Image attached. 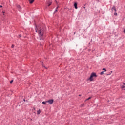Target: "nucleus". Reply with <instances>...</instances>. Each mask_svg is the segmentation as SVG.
<instances>
[{
	"label": "nucleus",
	"mask_w": 125,
	"mask_h": 125,
	"mask_svg": "<svg viewBox=\"0 0 125 125\" xmlns=\"http://www.w3.org/2000/svg\"><path fill=\"white\" fill-rule=\"evenodd\" d=\"M35 31L37 33H38L40 37H42L44 34V29L42 28V27H36Z\"/></svg>",
	"instance_id": "f257e3e1"
},
{
	"label": "nucleus",
	"mask_w": 125,
	"mask_h": 125,
	"mask_svg": "<svg viewBox=\"0 0 125 125\" xmlns=\"http://www.w3.org/2000/svg\"><path fill=\"white\" fill-rule=\"evenodd\" d=\"M93 77L95 78H96L97 77V75H96V73L93 72L91 73L90 78H89V80H90V82H92L93 81Z\"/></svg>",
	"instance_id": "f03ea898"
},
{
	"label": "nucleus",
	"mask_w": 125,
	"mask_h": 125,
	"mask_svg": "<svg viewBox=\"0 0 125 125\" xmlns=\"http://www.w3.org/2000/svg\"><path fill=\"white\" fill-rule=\"evenodd\" d=\"M46 102H47L49 104H52L53 103V100H50L47 101H46Z\"/></svg>",
	"instance_id": "7ed1b4c3"
},
{
	"label": "nucleus",
	"mask_w": 125,
	"mask_h": 125,
	"mask_svg": "<svg viewBox=\"0 0 125 125\" xmlns=\"http://www.w3.org/2000/svg\"><path fill=\"white\" fill-rule=\"evenodd\" d=\"M74 7L75 9H78V4L77 3H74Z\"/></svg>",
	"instance_id": "20e7f679"
},
{
	"label": "nucleus",
	"mask_w": 125,
	"mask_h": 125,
	"mask_svg": "<svg viewBox=\"0 0 125 125\" xmlns=\"http://www.w3.org/2000/svg\"><path fill=\"white\" fill-rule=\"evenodd\" d=\"M112 11H117V10H116V7L115 6H113L112 8Z\"/></svg>",
	"instance_id": "39448f33"
},
{
	"label": "nucleus",
	"mask_w": 125,
	"mask_h": 125,
	"mask_svg": "<svg viewBox=\"0 0 125 125\" xmlns=\"http://www.w3.org/2000/svg\"><path fill=\"white\" fill-rule=\"evenodd\" d=\"M29 3L32 4L34 1H35V0H29Z\"/></svg>",
	"instance_id": "423d86ee"
},
{
	"label": "nucleus",
	"mask_w": 125,
	"mask_h": 125,
	"mask_svg": "<svg viewBox=\"0 0 125 125\" xmlns=\"http://www.w3.org/2000/svg\"><path fill=\"white\" fill-rule=\"evenodd\" d=\"M52 3V2L51 1H49L48 3V6H50V5H51V4Z\"/></svg>",
	"instance_id": "0eeeda50"
},
{
	"label": "nucleus",
	"mask_w": 125,
	"mask_h": 125,
	"mask_svg": "<svg viewBox=\"0 0 125 125\" xmlns=\"http://www.w3.org/2000/svg\"><path fill=\"white\" fill-rule=\"evenodd\" d=\"M41 114V110L39 109V110L37 111V115H40Z\"/></svg>",
	"instance_id": "6e6552de"
},
{
	"label": "nucleus",
	"mask_w": 125,
	"mask_h": 125,
	"mask_svg": "<svg viewBox=\"0 0 125 125\" xmlns=\"http://www.w3.org/2000/svg\"><path fill=\"white\" fill-rule=\"evenodd\" d=\"M121 88L123 89V90H125V86L124 85L121 86Z\"/></svg>",
	"instance_id": "1a4fd4ad"
},
{
	"label": "nucleus",
	"mask_w": 125,
	"mask_h": 125,
	"mask_svg": "<svg viewBox=\"0 0 125 125\" xmlns=\"http://www.w3.org/2000/svg\"><path fill=\"white\" fill-rule=\"evenodd\" d=\"M17 8H18L19 10H20L21 9V8L20 7V6L19 5H18L17 6Z\"/></svg>",
	"instance_id": "9d476101"
},
{
	"label": "nucleus",
	"mask_w": 125,
	"mask_h": 125,
	"mask_svg": "<svg viewBox=\"0 0 125 125\" xmlns=\"http://www.w3.org/2000/svg\"><path fill=\"white\" fill-rule=\"evenodd\" d=\"M89 99H91V97H90L88 99H86L85 101H87L88 100H89Z\"/></svg>",
	"instance_id": "9b49d317"
},
{
	"label": "nucleus",
	"mask_w": 125,
	"mask_h": 125,
	"mask_svg": "<svg viewBox=\"0 0 125 125\" xmlns=\"http://www.w3.org/2000/svg\"><path fill=\"white\" fill-rule=\"evenodd\" d=\"M46 103H47V102H46H46H42V104H44V105H45V104H46Z\"/></svg>",
	"instance_id": "f8f14e48"
},
{
	"label": "nucleus",
	"mask_w": 125,
	"mask_h": 125,
	"mask_svg": "<svg viewBox=\"0 0 125 125\" xmlns=\"http://www.w3.org/2000/svg\"><path fill=\"white\" fill-rule=\"evenodd\" d=\"M104 74V71H102L100 73V75H103Z\"/></svg>",
	"instance_id": "ddd939ff"
},
{
	"label": "nucleus",
	"mask_w": 125,
	"mask_h": 125,
	"mask_svg": "<svg viewBox=\"0 0 125 125\" xmlns=\"http://www.w3.org/2000/svg\"><path fill=\"white\" fill-rule=\"evenodd\" d=\"M103 71H105V72H106L107 70H106V68H103Z\"/></svg>",
	"instance_id": "4468645a"
},
{
	"label": "nucleus",
	"mask_w": 125,
	"mask_h": 125,
	"mask_svg": "<svg viewBox=\"0 0 125 125\" xmlns=\"http://www.w3.org/2000/svg\"><path fill=\"white\" fill-rule=\"evenodd\" d=\"M58 7H57L56 8V10H55V12H57V9H58Z\"/></svg>",
	"instance_id": "2eb2a0df"
},
{
	"label": "nucleus",
	"mask_w": 125,
	"mask_h": 125,
	"mask_svg": "<svg viewBox=\"0 0 125 125\" xmlns=\"http://www.w3.org/2000/svg\"><path fill=\"white\" fill-rule=\"evenodd\" d=\"M114 15H115V16L118 15V13H114Z\"/></svg>",
	"instance_id": "dca6fc26"
},
{
	"label": "nucleus",
	"mask_w": 125,
	"mask_h": 125,
	"mask_svg": "<svg viewBox=\"0 0 125 125\" xmlns=\"http://www.w3.org/2000/svg\"><path fill=\"white\" fill-rule=\"evenodd\" d=\"M13 83V80L10 81V83Z\"/></svg>",
	"instance_id": "f3484780"
},
{
	"label": "nucleus",
	"mask_w": 125,
	"mask_h": 125,
	"mask_svg": "<svg viewBox=\"0 0 125 125\" xmlns=\"http://www.w3.org/2000/svg\"><path fill=\"white\" fill-rule=\"evenodd\" d=\"M14 47V45H12V48H13Z\"/></svg>",
	"instance_id": "a211bd4d"
},
{
	"label": "nucleus",
	"mask_w": 125,
	"mask_h": 125,
	"mask_svg": "<svg viewBox=\"0 0 125 125\" xmlns=\"http://www.w3.org/2000/svg\"><path fill=\"white\" fill-rule=\"evenodd\" d=\"M2 12H3V15H4L5 12L4 11H3Z\"/></svg>",
	"instance_id": "6ab92c4d"
},
{
	"label": "nucleus",
	"mask_w": 125,
	"mask_h": 125,
	"mask_svg": "<svg viewBox=\"0 0 125 125\" xmlns=\"http://www.w3.org/2000/svg\"><path fill=\"white\" fill-rule=\"evenodd\" d=\"M0 7H2V5H0Z\"/></svg>",
	"instance_id": "aec40b11"
},
{
	"label": "nucleus",
	"mask_w": 125,
	"mask_h": 125,
	"mask_svg": "<svg viewBox=\"0 0 125 125\" xmlns=\"http://www.w3.org/2000/svg\"><path fill=\"white\" fill-rule=\"evenodd\" d=\"M123 85H125V83H123Z\"/></svg>",
	"instance_id": "412c9836"
},
{
	"label": "nucleus",
	"mask_w": 125,
	"mask_h": 125,
	"mask_svg": "<svg viewBox=\"0 0 125 125\" xmlns=\"http://www.w3.org/2000/svg\"><path fill=\"white\" fill-rule=\"evenodd\" d=\"M83 105H84V104H83L82 106H83Z\"/></svg>",
	"instance_id": "4be33fe9"
},
{
	"label": "nucleus",
	"mask_w": 125,
	"mask_h": 125,
	"mask_svg": "<svg viewBox=\"0 0 125 125\" xmlns=\"http://www.w3.org/2000/svg\"><path fill=\"white\" fill-rule=\"evenodd\" d=\"M44 68H45V69H46V67H45V66H44Z\"/></svg>",
	"instance_id": "5701e85b"
},
{
	"label": "nucleus",
	"mask_w": 125,
	"mask_h": 125,
	"mask_svg": "<svg viewBox=\"0 0 125 125\" xmlns=\"http://www.w3.org/2000/svg\"><path fill=\"white\" fill-rule=\"evenodd\" d=\"M79 96H81V95H79Z\"/></svg>",
	"instance_id": "b1692460"
},
{
	"label": "nucleus",
	"mask_w": 125,
	"mask_h": 125,
	"mask_svg": "<svg viewBox=\"0 0 125 125\" xmlns=\"http://www.w3.org/2000/svg\"><path fill=\"white\" fill-rule=\"evenodd\" d=\"M34 110H35V108H34Z\"/></svg>",
	"instance_id": "393cba45"
}]
</instances>
